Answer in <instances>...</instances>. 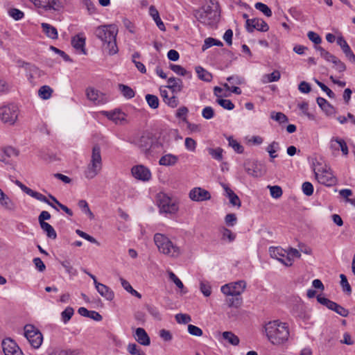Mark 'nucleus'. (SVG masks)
Returning a JSON list of instances; mask_svg holds the SVG:
<instances>
[{"mask_svg":"<svg viewBox=\"0 0 355 355\" xmlns=\"http://www.w3.org/2000/svg\"><path fill=\"white\" fill-rule=\"evenodd\" d=\"M279 143L275 141L269 144L266 148V151L269 153V155L272 159L277 157V155L275 154V153L279 150Z\"/></svg>","mask_w":355,"mask_h":355,"instance_id":"nucleus-41","label":"nucleus"},{"mask_svg":"<svg viewBox=\"0 0 355 355\" xmlns=\"http://www.w3.org/2000/svg\"><path fill=\"white\" fill-rule=\"evenodd\" d=\"M156 199L160 212L175 214L178 210V205L166 193L162 192L157 193Z\"/></svg>","mask_w":355,"mask_h":355,"instance_id":"nucleus-6","label":"nucleus"},{"mask_svg":"<svg viewBox=\"0 0 355 355\" xmlns=\"http://www.w3.org/2000/svg\"><path fill=\"white\" fill-rule=\"evenodd\" d=\"M127 349L131 355H145V353L135 343H130Z\"/></svg>","mask_w":355,"mask_h":355,"instance_id":"nucleus-48","label":"nucleus"},{"mask_svg":"<svg viewBox=\"0 0 355 355\" xmlns=\"http://www.w3.org/2000/svg\"><path fill=\"white\" fill-rule=\"evenodd\" d=\"M200 290L205 297L210 296L211 293V287L209 282L205 280L200 281Z\"/></svg>","mask_w":355,"mask_h":355,"instance_id":"nucleus-42","label":"nucleus"},{"mask_svg":"<svg viewBox=\"0 0 355 355\" xmlns=\"http://www.w3.org/2000/svg\"><path fill=\"white\" fill-rule=\"evenodd\" d=\"M245 287L246 282L241 280L223 285L221 286L220 291L224 295L227 296H241Z\"/></svg>","mask_w":355,"mask_h":355,"instance_id":"nucleus-9","label":"nucleus"},{"mask_svg":"<svg viewBox=\"0 0 355 355\" xmlns=\"http://www.w3.org/2000/svg\"><path fill=\"white\" fill-rule=\"evenodd\" d=\"M270 195L274 198H279L282 196V189L279 186H268Z\"/></svg>","mask_w":355,"mask_h":355,"instance_id":"nucleus-55","label":"nucleus"},{"mask_svg":"<svg viewBox=\"0 0 355 355\" xmlns=\"http://www.w3.org/2000/svg\"><path fill=\"white\" fill-rule=\"evenodd\" d=\"M175 318L177 322L180 324H187L191 321V316L185 313H178Z\"/></svg>","mask_w":355,"mask_h":355,"instance_id":"nucleus-50","label":"nucleus"},{"mask_svg":"<svg viewBox=\"0 0 355 355\" xmlns=\"http://www.w3.org/2000/svg\"><path fill=\"white\" fill-rule=\"evenodd\" d=\"M178 157L173 154L163 155L159 160V164L165 166H174L178 162Z\"/></svg>","mask_w":355,"mask_h":355,"instance_id":"nucleus-24","label":"nucleus"},{"mask_svg":"<svg viewBox=\"0 0 355 355\" xmlns=\"http://www.w3.org/2000/svg\"><path fill=\"white\" fill-rule=\"evenodd\" d=\"M302 191L303 193L308 196H310L313 193V187L312 184L309 182H305L302 184Z\"/></svg>","mask_w":355,"mask_h":355,"instance_id":"nucleus-63","label":"nucleus"},{"mask_svg":"<svg viewBox=\"0 0 355 355\" xmlns=\"http://www.w3.org/2000/svg\"><path fill=\"white\" fill-rule=\"evenodd\" d=\"M281 74L279 71H274L271 73L263 76V82L265 83L277 81L280 79Z\"/></svg>","mask_w":355,"mask_h":355,"instance_id":"nucleus-36","label":"nucleus"},{"mask_svg":"<svg viewBox=\"0 0 355 355\" xmlns=\"http://www.w3.org/2000/svg\"><path fill=\"white\" fill-rule=\"evenodd\" d=\"M227 304L230 307H239L242 304V297L241 296L234 295L226 300Z\"/></svg>","mask_w":355,"mask_h":355,"instance_id":"nucleus-40","label":"nucleus"},{"mask_svg":"<svg viewBox=\"0 0 355 355\" xmlns=\"http://www.w3.org/2000/svg\"><path fill=\"white\" fill-rule=\"evenodd\" d=\"M8 14L15 20H20L24 16V14L22 11L15 8L9 9Z\"/></svg>","mask_w":355,"mask_h":355,"instance_id":"nucleus-53","label":"nucleus"},{"mask_svg":"<svg viewBox=\"0 0 355 355\" xmlns=\"http://www.w3.org/2000/svg\"><path fill=\"white\" fill-rule=\"evenodd\" d=\"M135 340L141 345L148 346L150 344V339L144 329L138 327L135 330Z\"/></svg>","mask_w":355,"mask_h":355,"instance_id":"nucleus-18","label":"nucleus"},{"mask_svg":"<svg viewBox=\"0 0 355 355\" xmlns=\"http://www.w3.org/2000/svg\"><path fill=\"white\" fill-rule=\"evenodd\" d=\"M189 112V110L185 106L180 107L175 114L177 118L182 119L183 121H187V116Z\"/></svg>","mask_w":355,"mask_h":355,"instance_id":"nucleus-59","label":"nucleus"},{"mask_svg":"<svg viewBox=\"0 0 355 355\" xmlns=\"http://www.w3.org/2000/svg\"><path fill=\"white\" fill-rule=\"evenodd\" d=\"M86 95L87 98L92 101L95 105H98L102 101V98L101 97L98 91L94 88H87L86 90Z\"/></svg>","mask_w":355,"mask_h":355,"instance_id":"nucleus-26","label":"nucleus"},{"mask_svg":"<svg viewBox=\"0 0 355 355\" xmlns=\"http://www.w3.org/2000/svg\"><path fill=\"white\" fill-rule=\"evenodd\" d=\"M103 166L101 148L96 144L92 148V156L89 163L85 171V176L87 179H93L101 171Z\"/></svg>","mask_w":355,"mask_h":355,"instance_id":"nucleus-4","label":"nucleus"},{"mask_svg":"<svg viewBox=\"0 0 355 355\" xmlns=\"http://www.w3.org/2000/svg\"><path fill=\"white\" fill-rule=\"evenodd\" d=\"M266 336L273 345H279L286 341L289 336L288 327L279 320L268 322L264 327Z\"/></svg>","mask_w":355,"mask_h":355,"instance_id":"nucleus-2","label":"nucleus"},{"mask_svg":"<svg viewBox=\"0 0 355 355\" xmlns=\"http://www.w3.org/2000/svg\"><path fill=\"white\" fill-rule=\"evenodd\" d=\"M15 184L24 192L26 193L27 195L40 200V201H42V202H44L46 204H48L49 205H50L51 207H53V209H56L57 211H58V209L57 208L56 206H55L53 203H51L48 199L47 198L44 196L43 194L37 192V191H33V189L27 187L26 185H24V184H22L20 181L19 180H16L15 181Z\"/></svg>","mask_w":355,"mask_h":355,"instance_id":"nucleus-10","label":"nucleus"},{"mask_svg":"<svg viewBox=\"0 0 355 355\" xmlns=\"http://www.w3.org/2000/svg\"><path fill=\"white\" fill-rule=\"evenodd\" d=\"M236 235L229 229L223 227L222 230V239H227L229 242L234 241Z\"/></svg>","mask_w":355,"mask_h":355,"instance_id":"nucleus-56","label":"nucleus"},{"mask_svg":"<svg viewBox=\"0 0 355 355\" xmlns=\"http://www.w3.org/2000/svg\"><path fill=\"white\" fill-rule=\"evenodd\" d=\"M131 143L134 144L142 152L146 154L148 153L152 146V139L149 136L143 135L139 137H135L132 139Z\"/></svg>","mask_w":355,"mask_h":355,"instance_id":"nucleus-14","label":"nucleus"},{"mask_svg":"<svg viewBox=\"0 0 355 355\" xmlns=\"http://www.w3.org/2000/svg\"><path fill=\"white\" fill-rule=\"evenodd\" d=\"M132 175L137 180L148 181L151 178L150 170L144 165L135 166L132 168Z\"/></svg>","mask_w":355,"mask_h":355,"instance_id":"nucleus-15","label":"nucleus"},{"mask_svg":"<svg viewBox=\"0 0 355 355\" xmlns=\"http://www.w3.org/2000/svg\"><path fill=\"white\" fill-rule=\"evenodd\" d=\"M52 93L53 89L48 85L42 86L38 91L39 96L44 100L49 99Z\"/></svg>","mask_w":355,"mask_h":355,"instance_id":"nucleus-34","label":"nucleus"},{"mask_svg":"<svg viewBox=\"0 0 355 355\" xmlns=\"http://www.w3.org/2000/svg\"><path fill=\"white\" fill-rule=\"evenodd\" d=\"M164 102L172 108L176 107L179 104L178 98L174 94L172 96L165 99Z\"/></svg>","mask_w":355,"mask_h":355,"instance_id":"nucleus-64","label":"nucleus"},{"mask_svg":"<svg viewBox=\"0 0 355 355\" xmlns=\"http://www.w3.org/2000/svg\"><path fill=\"white\" fill-rule=\"evenodd\" d=\"M189 198L196 202L207 200L211 198L209 192L200 187H196L189 192Z\"/></svg>","mask_w":355,"mask_h":355,"instance_id":"nucleus-16","label":"nucleus"},{"mask_svg":"<svg viewBox=\"0 0 355 355\" xmlns=\"http://www.w3.org/2000/svg\"><path fill=\"white\" fill-rule=\"evenodd\" d=\"M196 72L198 74V77L201 80L205 81V82H211L212 80V75L211 73H209L208 71L202 68V67H196Z\"/></svg>","mask_w":355,"mask_h":355,"instance_id":"nucleus-29","label":"nucleus"},{"mask_svg":"<svg viewBox=\"0 0 355 355\" xmlns=\"http://www.w3.org/2000/svg\"><path fill=\"white\" fill-rule=\"evenodd\" d=\"M246 29L249 33L253 32L254 29L266 32L268 31L269 26L262 19L254 18L246 20Z\"/></svg>","mask_w":355,"mask_h":355,"instance_id":"nucleus-11","label":"nucleus"},{"mask_svg":"<svg viewBox=\"0 0 355 355\" xmlns=\"http://www.w3.org/2000/svg\"><path fill=\"white\" fill-rule=\"evenodd\" d=\"M216 102L224 109L232 110L234 108V105L230 100L218 98Z\"/></svg>","mask_w":355,"mask_h":355,"instance_id":"nucleus-54","label":"nucleus"},{"mask_svg":"<svg viewBox=\"0 0 355 355\" xmlns=\"http://www.w3.org/2000/svg\"><path fill=\"white\" fill-rule=\"evenodd\" d=\"M0 205L6 210L14 212L17 209L16 204L7 196L0 201Z\"/></svg>","mask_w":355,"mask_h":355,"instance_id":"nucleus-30","label":"nucleus"},{"mask_svg":"<svg viewBox=\"0 0 355 355\" xmlns=\"http://www.w3.org/2000/svg\"><path fill=\"white\" fill-rule=\"evenodd\" d=\"M61 265L64 268L66 272L70 275H76V270L73 268L69 260L60 261Z\"/></svg>","mask_w":355,"mask_h":355,"instance_id":"nucleus-51","label":"nucleus"},{"mask_svg":"<svg viewBox=\"0 0 355 355\" xmlns=\"http://www.w3.org/2000/svg\"><path fill=\"white\" fill-rule=\"evenodd\" d=\"M170 69L178 75L184 76L189 74V76H191V73L180 65L171 64Z\"/></svg>","mask_w":355,"mask_h":355,"instance_id":"nucleus-46","label":"nucleus"},{"mask_svg":"<svg viewBox=\"0 0 355 355\" xmlns=\"http://www.w3.org/2000/svg\"><path fill=\"white\" fill-rule=\"evenodd\" d=\"M269 252L271 257L277 259L279 261L282 258L285 257V253L286 252L284 250L278 247H270Z\"/></svg>","mask_w":355,"mask_h":355,"instance_id":"nucleus-33","label":"nucleus"},{"mask_svg":"<svg viewBox=\"0 0 355 355\" xmlns=\"http://www.w3.org/2000/svg\"><path fill=\"white\" fill-rule=\"evenodd\" d=\"M270 118L279 123H286L288 121V117L282 112H272Z\"/></svg>","mask_w":355,"mask_h":355,"instance_id":"nucleus-45","label":"nucleus"},{"mask_svg":"<svg viewBox=\"0 0 355 355\" xmlns=\"http://www.w3.org/2000/svg\"><path fill=\"white\" fill-rule=\"evenodd\" d=\"M315 175L318 182L322 184L331 187L336 184V178L330 171L323 170L321 173L315 172Z\"/></svg>","mask_w":355,"mask_h":355,"instance_id":"nucleus-13","label":"nucleus"},{"mask_svg":"<svg viewBox=\"0 0 355 355\" xmlns=\"http://www.w3.org/2000/svg\"><path fill=\"white\" fill-rule=\"evenodd\" d=\"M42 230L46 232V236L49 239H55L57 238V234L54 228L49 224L45 223L40 225Z\"/></svg>","mask_w":355,"mask_h":355,"instance_id":"nucleus-35","label":"nucleus"},{"mask_svg":"<svg viewBox=\"0 0 355 355\" xmlns=\"http://www.w3.org/2000/svg\"><path fill=\"white\" fill-rule=\"evenodd\" d=\"M74 310L72 307H67L61 313L62 320L64 323H67L73 315Z\"/></svg>","mask_w":355,"mask_h":355,"instance_id":"nucleus-49","label":"nucleus"},{"mask_svg":"<svg viewBox=\"0 0 355 355\" xmlns=\"http://www.w3.org/2000/svg\"><path fill=\"white\" fill-rule=\"evenodd\" d=\"M85 40L83 34H78L72 37L71 45L76 50H80L83 53L86 54L85 49Z\"/></svg>","mask_w":355,"mask_h":355,"instance_id":"nucleus-21","label":"nucleus"},{"mask_svg":"<svg viewBox=\"0 0 355 355\" xmlns=\"http://www.w3.org/2000/svg\"><path fill=\"white\" fill-rule=\"evenodd\" d=\"M316 101L319 107L327 114L331 113L334 107L326 99L322 97H318Z\"/></svg>","mask_w":355,"mask_h":355,"instance_id":"nucleus-31","label":"nucleus"},{"mask_svg":"<svg viewBox=\"0 0 355 355\" xmlns=\"http://www.w3.org/2000/svg\"><path fill=\"white\" fill-rule=\"evenodd\" d=\"M184 145L186 148L191 152H194L196 148V141L191 138V137H187L185 139Z\"/></svg>","mask_w":355,"mask_h":355,"instance_id":"nucleus-61","label":"nucleus"},{"mask_svg":"<svg viewBox=\"0 0 355 355\" xmlns=\"http://www.w3.org/2000/svg\"><path fill=\"white\" fill-rule=\"evenodd\" d=\"M194 16L200 23L206 26H214L220 17L218 5L210 0L209 3L195 11Z\"/></svg>","mask_w":355,"mask_h":355,"instance_id":"nucleus-3","label":"nucleus"},{"mask_svg":"<svg viewBox=\"0 0 355 355\" xmlns=\"http://www.w3.org/2000/svg\"><path fill=\"white\" fill-rule=\"evenodd\" d=\"M42 28L43 32L46 35L47 37L51 39L58 38V31L54 26L46 23H42Z\"/></svg>","mask_w":355,"mask_h":355,"instance_id":"nucleus-27","label":"nucleus"},{"mask_svg":"<svg viewBox=\"0 0 355 355\" xmlns=\"http://www.w3.org/2000/svg\"><path fill=\"white\" fill-rule=\"evenodd\" d=\"M24 336L34 348H38L42 343L43 337L33 325L27 324L24 327Z\"/></svg>","mask_w":355,"mask_h":355,"instance_id":"nucleus-8","label":"nucleus"},{"mask_svg":"<svg viewBox=\"0 0 355 355\" xmlns=\"http://www.w3.org/2000/svg\"><path fill=\"white\" fill-rule=\"evenodd\" d=\"M244 168L247 173L255 178L263 175V171L259 168L257 164L254 162L246 161L244 163Z\"/></svg>","mask_w":355,"mask_h":355,"instance_id":"nucleus-17","label":"nucleus"},{"mask_svg":"<svg viewBox=\"0 0 355 355\" xmlns=\"http://www.w3.org/2000/svg\"><path fill=\"white\" fill-rule=\"evenodd\" d=\"M222 187L225 191L226 196L229 198L230 202L233 206L240 207L241 205L239 196L225 183H220Z\"/></svg>","mask_w":355,"mask_h":355,"instance_id":"nucleus-19","label":"nucleus"},{"mask_svg":"<svg viewBox=\"0 0 355 355\" xmlns=\"http://www.w3.org/2000/svg\"><path fill=\"white\" fill-rule=\"evenodd\" d=\"M168 85L166 87L171 89L174 94L180 92L183 89V83L180 78L174 77L169 78L168 79Z\"/></svg>","mask_w":355,"mask_h":355,"instance_id":"nucleus-20","label":"nucleus"},{"mask_svg":"<svg viewBox=\"0 0 355 355\" xmlns=\"http://www.w3.org/2000/svg\"><path fill=\"white\" fill-rule=\"evenodd\" d=\"M225 222L229 227H233L237 222V218L235 214H228L225 217Z\"/></svg>","mask_w":355,"mask_h":355,"instance_id":"nucleus-62","label":"nucleus"},{"mask_svg":"<svg viewBox=\"0 0 355 355\" xmlns=\"http://www.w3.org/2000/svg\"><path fill=\"white\" fill-rule=\"evenodd\" d=\"M0 117L3 123L14 124L18 117V107L14 104L0 107Z\"/></svg>","mask_w":355,"mask_h":355,"instance_id":"nucleus-7","label":"nucleus"},{"mask_svg":"<svg viewBox=\"0 0 355 355\" xmlns=\"http://www.w3.org/2000/svg\"><path fill=\"white\" fill-rule=\"evenodd\" d=\"M66 0H48L45 10L59 11L64 8Z\"/></svg>","mask_w":355,"mask_h":355,"instance_id":"nucleus-25","label":"nucleus"},{"mask_svg":"<svg viewBox=\"0 0 355 355\" xmlns=\"http://www.w3.org/2000/svg\"><path fill=\"white\" fill-rule=\"evenodd\" d=\"M207 151L209 154L215 159L221 161L223 159V150L218 147L216 148H208Z\"/></svg>","mask_w":355,"mask_h":355,"instance_id":"nucleus-39","label":"nucleus"},{"mask_svg":"<svg viewBox=\"0 0 355 355\" xmlns=\"http://www.w3.org/2000/svg\"><path fill=\"white\" fill-rule=\"evenodd\" d=\"M337 44L340 46L345 56H347L351 51V48L349 44L347 43L345 40L341 36L337 38Z\"/></svg>","mask_w":355,"mask_h":355,"instance_id":"nucleus-44","label":"nucleus"},{"mask_svg":"<svg viewBox=\"0 0 355 355\" xmlns=\"http://www.w3.org/2000/svg\"><path fill=\"white\" fill-rule=\"evenodd\" d=\"M332 63L334 64V67L338 72H343L346 70L345 64L339 60L337 57L334 58V60L332 61Z\"/></svg>","mask_w":355,"mask_h":355,"instance_id":"nucleus-60","label":"nucleus"},{"mask_svg":"<svg viewBox=\"0 0 355 355\" xmlns=\"http://www.w3.org/2000/svg\"><path fill=\"white\" fill-rule=\"evenodd\" d=\"M119 89L122 95L128 99L132 98L135 96V91L128 85L119 84Z\"/></svg>","mask_w":355,"mask_h":355,"instance_id":"nucleus-32","label":"nucleus"},{"mask_svg":"<svg viewBox=\"0 0 355 355\" xmlns=\"http://www.w3.org/2000/svg\"><path fill=\"white\" fill-rule=\"evenodd\" d=\"M229 146H231L236 153H243L244 148L236 140L234 139L232 137L227 138Z\"/></svg>","mask_w":355,"mask_h":355,"instance_id":"nucleus-43","label":"nucleus"},{"mask_svg":"<svg viewBox=\"0 0 355 355\" xmlns=\"http://www.w3.org/2000/svg\"><path fill=\"white\" fill-rule=\"evenodd\" d=\"M223 338L232 345L237 346L240 340L239 337L232 331H224L222 334Z\"/></svg>","mask_w":355,"mask_h":355,"instance_id":"nucleus-28","label":"nucleus"},{"mask_svg":"<svg viewBox=\"0 0 355 355\" xmlns=\"http://www.w3.org/2000/svg\"><path fill=\"white\" fill-rule=\"evenodd\" d=\"M145 98L150 108L156 109L159 107V101L157 96L153 94H146Z\"/></svg>","mask_w":355,"mask_h":355,"instance_id":"nucleus-37","label":"nucleus"},{"mask_svg":"<svg viewBox=\"0 0 355 355\" xmlns=\"http://www.w3.org/2000/svg\"><path fill=\"white\" fill-rule=\"evenodd\" d=\"M124 113L121 111H114V112H108L107 113V116L108 119L112 120L116 123H118L119 121L124 120Z\"/></svg>","mask_w":355,"mask_h":355,"instance_id":"nucleus-38","label":"nucleus"},{"mask_svg":"<svg viewBox=\"0 0 355 355\" xmlns=\"http://www.w3.org/2000/svg\"><path fill=\"white\" fill-rule=\"evenodd\" d=\"M94 34L103 42V48L108 55H113L118 53L116 40L118 28L116 25L100 26L96 28Z\"/></svg>","mask_w":355,"mask_h":355,"instance_id":"nucleus-1","label":"nucleus"},{"mask_svg":"<svg viewBox=\"0 0 355 355\" xmlns=\"http://www.w3.org/2000/svg\"><path fill=\"white\" fill-rule=\"evenodd\" d=\"M95 287L98 293L106 300L111 301L114 299V292L106 285L99 283Z\"/></svg>","mask_w":355,"mask_h":355,"instance_id":"nucleus-22","label":"nucleus"},{"mask_svg":"<svg viewBox=\"0 0 355 355\" xmlns=\"http://www.w3.org/2000/svg\"><path fill=\"white\" fill-rule=\"evenodd\" d=\"M50 355H76V351L71 349L55 348L53 350Z\"/></svg>","mask_w":355,"mask_h":355,"instance_id":"nucleus-52","label":"nucleus"},{"mask_svg":"<svg viewBox=\"0 0 355 355\" xmlns=\"http://www.w3.org/2000/svg\"><path fill=\"white\" fill-rule=\"evenodd\" d=\"M154 241L159 251L171 257H177L180 254V248L162 234L157 233Z\"/></svg>","mask_w":355,"mask_h":355,"instance_id":"nucleus-5","label":"nucleus"},{"mask_svg":"<svg viewBox=\"0 0 355 355\" xmlns=\"http://www.w3.org/2000/svg\"><path fill=\"white\" fill-rule=\"evenodd\" d=\"M149 15L155 21L156 25L160 31H165L166 27L163 21H162L159 14L157 8L154 6H150L149 8Z\"/></svg>","mask_w":355,"mask_h":355,"instance_id":"nucleus-23","label":"nucleus"},{"mask_svg":"<svg viewBox=\"0 0 355 355\" xmlns=\"http://www.w3.org/2000/svg\"><path fill=\"white\" fill-rule=\"evenodd\" d=\"M2 348L5 355H23L17 343L10 338H6L2 341Z\"/></svg>","mask_w":355,"mask_h":355,"instance_id":"nucleus-12","label":"nucleus"},{"mask_svg":"<svg viewBox=\"0 0 355 355\" xmlns=\"http://www.w3.org/2000/svg\"><path fill=\"white\" fill-rule=\"evenodd\" d=\"M255 8L260 10L261 12H263L266 16L267 17H271L272 16V11L270 8L266 4L258 2L255 4Z\"/></svg>","mask_w":355,"mask_h":355,"instance_id":"nucleus-47","label":"nucleus"},{"mask_svg":"<svg viewBox=\"0 0 355 355\" xmlns=\"http://www.w3.org/2000/svg\"><path fill=\"white\" fill-rule=\"evenodd\" d=\"M336 141L338 143L339 150L342 151L343 155H347L349 153V150L345 141L343 139L336 137Z\"/></svg>","mask_w":355,"mask_h":355,"instance_id":"nucleus-58","label":"nucleus"},{"mask_svg":"<svg viewBox=\"0 0 355 355\" xmlns=\"http://www.w3.org/2000/svg\"><path fill=\"white\" fill-rule=\"evenodd\" d=\"M340 284L343 287V291L346 292L347 294H350L352 293V288L349 284L347 282V279L344 274H341L340 275Z\"/></svg>","mask_w":355,"mask_h":355,"instance_id":"nucleus-57","label":"nucleus"}]
</instances>
